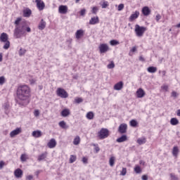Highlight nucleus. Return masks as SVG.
I'll use <instances>...</instances> for the list:
<instances>
[{"mask_svg": "<svg viewBox=\"0 0 180 180\" xmlns=\"http://www.w3.org/2000/svg\"><path fill=\"white\" fill-rule=\"evenodd\" d=\"M99 23V18L98 17H93L89 20V25H96Z\"/></svg>", "mask_w": 180, "mask_h": 180, "instance_id": "21", "label": "nucleus"}, {"mask_svg": "<svg viewBox=\"0 0 180 180\" xmlns=\"http://www.w3.org/2000/svg\"><path fill=\"white\" fill-rule=\"evenodd\" d=\"M118 131L121 134H124L127 131V124H121L118 128Z\"/></svg>", "mask_w": 180, "mask_h": 180, "instance_id": "9", "label": "nucleus"}, {"mask_svg": "<svg viewBox=\"0 0 180 180\" xmlns=\"http://www.w3.org/2000/svg\"><path fill=\"white\" fill-rule=\"evenodd\" d=\"M136 96L138 98H144V96H146V92L144 91V90L141 88H139L137 91H136Z\"/></svg>", "mask_w": 180, "mask_h": 180, "instance_id": "11", "label": "nucleus"}, {"mask_svg": "<svg viewBox=\"0 0 180 180\" xmlns=\"http://www.w3.org/2000/svg\"><path fill=\"white\" fill-rule=\"evenodd\" d=\"M100 5H101V8L103 9H105V8H108V6H109V2L105 1H101L100 3Z\"/></svg>", "mask_w": 180, "mask_h": 180, "instance_id": "32", "label": "nucleus"}, {"mask_svg": "<svg viewBox=\"0 0 180 180\" xmlns=\"http://www.w3.org/2000/svg\"><path fill=\"white\" fill-rule=\"evenodd\" d=\"M58 124L61 129H68V125L64 121H60Z\"/></svg>", "mask_w": 180, "mask_h": 180, "instance_id": "30", "label": "nucleus"}, {"mask_svg": "<svg viewBox=\"0 0 180 180\" xmlns=\"http://www.w3.org/2000/svg\"><path fill=\"white\" fill-rule=\"evenodd\" d=\"M58 12L61 15L67 14L68 12V6H64V5L59 6V7H58Z\"/></svg>", "mask_w": 180, "mask_h": 180, "instance_id": "7", "label": "nucleus"}, {"mask_svg": "<svg viewBox=\"0 0 180 180\" xmlns=\"http://www.w3.org/2000/svg\"><path fill=\"white\" fill-rule=\"evenodd\" d=\"M46 21H44V20L41 19V22H39V25H38V29L39 30H44V29H46Z\"/></svg>", "mask_w": 180, "mask_h": 180, "instance_id": "18", "label": "nucleus"}, {"mask_svg": "<svg viewBox=\"0 0 180 180\" xmlns=\"http://www.w3.org/2000/svg\"><path fill=\"white\" fill-rule=\"evenodd\" d=\"M32 136L35 137L36 139H39V137H41V131H34L32 132Z\"/></svg>", "mask_w": 180, "mask_h": 180, "instance_id": "23", "label": "nucleus"}, {"mask_svg": "<svg viewBox=\"0 0 180 180\" xmlns=\"http://www.w3.org/2000/svg\"><path fill=\"white\" fill-rule=\"evenodd\" d=\"M17 97L19 101L18 104L20 106L29 105V98H30V87L27 85H20L17 89Z\"/></svg>", "mask_w": 180, "mask_h": 180, "instance_id": "1", "label": "nucleus"}, {"mask_svg": "<svg viewBox=\"0 0 180 180\" xmlns=\"http://www.w3.org/2000/svg\"><path fill=\"white\" fill-rule=\"evenodd\" d=\"M47 146L49 148H54L57 146V141H56V139H51L47 143Z\"/></svg>", "mask_w": 180, "mask_h": 180, "instance_id": "14", "label": "nucleus"}, {"mask_svg": "<svg viewBox=\"0 0 180 180\" xmlns=\"http://www.w3.org/2000/svg\"><path fill=\"white\" fill-rule=\"evenodd\" d=\"M147 30V28L145 27H141L139 25H135V33L137 37H143V34Z\"/></svg>", "mask_w": 180, "mask_h": 180, "instance_id": "4", "label": "nucleus"}, {"mask_svg": "<svg viewBox=\"0 0 180 180\" xmlns=\"http://www.w3.org/2000/svg\"><path fill=\"white\" fill-rule=\"evenodd\" d=\"M94 116H95V115L92 111L87 112L86 115V119H88L89 120H92V119H94Z\"/></svg>", "mask_w": 180, "mask_h": 180, "instance_id": "29", "label": "nucleus"}, {"mask_svg": "<svg viewBox=\"0 0 180 180\" xmlns=\"http://www.w3.org/2000/svg\"><path fill=\"white\" fill-rule=\"evenodd\" d=\"M25 53H26L25 50H23L22 49H20V51H19V55L20 56H23V54H25Z\"/></svg>", "mask_w": 180, "mask_h": 180, "instance_id": "53", "label": "nucleus"}, {"mask_svg": "<svg viewBox=\"0 0 180 180\" xmlns=\"http://www.w3.org/2000/svg\"><path fill=\"white\" fill-rule=\"evenodd\" d=\"M9 47H11V42H9V41H5V44L3 46V49H4V50H8Z\"/></svg>", "mask_w": 180, "mask_h": 180, "instance_id": "37", "label": "nucleus"}, {"mask_svg": "<svg viewBox=\"0 0 180 180\" xmlns=\"http://www.w3.org/2000/svg\"><path fill=\"white\" fill-rule=\"evenodd\" d=\"M2 60H3L2 53H0V63H2Z\"/></svg>", "mask_w": 180, "mask_h": 180, "instance_id": "62", "label": "nucleus"}, {"mask_svg": "<svg viewBox=\"0 0 180 180\" xmlns=\"http://www.w3.org/2000/svg\"><path fill=\"white\" fill-rule=\"evenodd\" d=\"M142 13L143 16H148L151 13V10H150V8L148 6H144L142 8Z\"/></svg>", "mask_w": 180, "mask_h": 180, "instance_id": "15", "label": "nucleus"}, {"mask_svg": "<svg viewBox=\"0 0 180 180\" xmlns=\"http://www.w3.org/2000/svg\"><path fill=\"white\" fill-rule=\"evenodd\" d=\"M115 91H121L123 89V82H119L114 85Z\"/></svg>", "mask_w": 180, "mask_h": 180, "instance_id": "16", "label": "nucleus"}, {"mask_svg": "<svg viewBox=\"0 0 180 180\" xmlns=\"http://www.w3.org/2000/svg\"><path fill=\"white\" fill-rule=\"evenodd\" d=\"M170 176H171V179L172 180H177L178 179V177L174 174H170Z\"/></svg>", "mask_w": 180, "mask_h": 180, "instance_id": "52", "label": "nucleus"}, {"mask_svg": "<svg viewBox=\"0 0 180 180\" xmlns=\"http://www.w3.org/2000/svg\"><path fill=\"white\" fill-rule=\"evenodd\" d=\"M47 158V152H45L38 156V161H43V160H46Z\"/></svg>", "mask_w": 180, "mask_h": 180, "instance_id": "24", "label": "nucleus"}, {"mask_svg": "<svg viewBox=\"0 0 180 180\" xmlns=\"http://www.w3.org/2000/svg\"><path fill=\"white\" fill-rule=\"evenodd\" d=\"M92 13H94V15H96L97 12H98V7L95 6L93 7L92 8Z\"/></svg>", "mask_w": 180, "mask_h": 180, "instance_id": "50", "label": "nucleus"}, {"mask_svg": "<svg viewBox=\"0 0 180 180\" xmlns=\"http://www.w3.org/2000/svg\"><path fill=\"white\" fill-rule=\"evenodd\" d=\"M110 134L109 129L102 128L100 131L98 132V137L100 140H103L104 139H108Z\"/></svg>", "mask_w": 180, "mask_h": 180, "instance_id": "3", "label": "nucleus"}, {"mask_svg": "<svg viewBox=\"0 0 180 180\" xmlns=\"http://www.w3.org/2000/svg\"><path fill=\"white\" fill-rule=\"evenodd\" d=\"M79 143H81V139L79 138V136H76L73 141V144L75 146H78V144H79Z\"/></svg>", "mask_w": 180, "mask_h": 180, "instance_id": "31", "label": "nucleus"}, {"mask_svg": "<svg viewBox=\"0 0 180 180\" xmlns=\"http://www.w3.org/2000/svg\"><path fill=\"white\" fill-rule=\"evenodd\" d=\"M148 72H150V74H154V72H157V68L154 66H150L148 68Z\"/></svg>", "mask_w": 180, "mask_h": 180, "instance_id": "28", "label": "nucleus"}, {"mask_svg": "<svg viewBox=\"0 0 180 180\" xmlns=\"http://www.w3.org/2000/svg\"><path fill=\"white\" fill-rule=\"evenodd\" d=\"M130 125L132 127H136V126H137V121H136L135 120H131L130 121Z\"/></svg>", "mask_w": 180, "mask_h": 180, "instance_id": "43", "label": "nucleus"}, {"mask_svg": "<svg viewBox=\"0 0 180 180\" xmlns=\"http://www.w3.org/2000/svg\"><path fill=\"white\" fill-rule=\"evenodd\" d=\"M70 109L65 108L61 111L60 115L63 117H67V116H70Z\"/></svg>", "mask_w": 180, "mask_h": 180, "instance_id": "20", "label": "nucleus"}, {"mask_svg": "<svg viewBox=\"0 0 180 180\" xmlns=\"http://www.w3.org/2000/svg\"><path fill=\"white\" fill-rule=\"evenodd\" d=\"M39 115H40V112L38 110L34 112V115L35 116V117H37Z\"/></svg>", "mask_w": 180, "mask_h": 180, "instance_id": "54", "label": "nucleus"}, {"mask_svg": "<svg viewBox=\"0 0 180 180\" xmlns=\"http://www.w3.org/2000/svg\"><path fill=\"white\" fill-rule=\"evenodd\" d=\"M8 34L5 32L1 33L0 36V41H1V43H5V41H8Z\"/></svg>", "mask_w": 180, "mask_h": 180, "instance_id": "17", "label": "nucleus"}, {"mask_svg": "<svg viewBox=\"0 0 180 180\" xmlns=\"http://www.w3.org/2000/svg\"><path fill=\"white\" fill-rule=\"evenodd\" d=\"M3 108L5 110L6 115H8V113H9V105L8 103H5Z\"/></svg>", "mask_w": 180, "mask_h": 180, "instance_id": "36", "label": "nucleus"}, {"mask_svg": "<svg viewBox=\"0 0 180 180\" xmlns=\"http://www.w3.org/2000/svg\"><path fill=\"white\" fill-rule=\"evenodd\" d=\"M80 16H85V13H86V10L85 8H83L79 12Z\"/></svg>", "mask_w": 180, "mask_h": 180, "instance_id": "48", "label": "nucleus"}, {"mask_svg": "<svg viewBox=\"0 0 180 180\" xmlns=\"http://www.w3.org/2000/svg\"><path fill=\"white\" fill-rule=\"evenodd\" d=\"M135 51H137V47L133 46L129 51V56H133V53H135Z\"/></svg>", "mask_w": 180, "mask_h": 180, "instance_id": "44", "label": "nucleus"}, {"mask_svg": "<svg viewBox=\"0 0 180 180\" xmlns=\"http://www.w3.org/2000/svg\"><path fill=\"white\" fill-rule=\"evenodd\" d=\"M110 46H117V44H120V43L115 39H112L110 41Z\"/></svg>", "mask_w": 180, "mask_h": 180, "instance_id": "38", "label": "nucleus"}, {"mask_svg": "<svg viewBox=\"0 0 180 180\" xmlns=\"http://www.w3.org/2000/svg\"><path fill=\"white\" fill-rule=\"evenodd\" d=\"M142 180H148V176H147V175H143Z\"/></svg>", "mask_w": 180, "mask_h": 180, "instance_id": "59", "label": "nucleus"}, {"mask_svg": "<svg viewBox=\"0 0 180 180\" xmlns=\"http://www.w3.org/2000/svg\"><path fill=\"white\" fill-rule=\"evenodd\" d=\"M172 96L173 98H176V96H178V93H176V91H172Z\"/></svg>", "mask_w": 180, "mask_h": 180, "instance_id": "55", "label": "nucleus"}, {"mask_svg": "<svg viewBox=\"0 0 180 180\" xmlns=\"http://www.w3.org/2000/svg\"><path fill=\"white\" fill-rule=\"evenodd\" d=\"M82 162H83V164H88V158L84 157L82 158Z\"/></svg>", "mask_w": 180, "mask_h": 180, "instance_id": "56", "label": "nucleus"}, {"mask_svg": "<svg viewBox=\"0 0 180 180\" xmlns=\"http://www.w3.org/2000/svg\"><path fill=\"white\" fill-rule=\"evenodd\" d=\"M179 150L178 149V146H174L173 148L172 154L174 157H176L178 155Z\"/></svg>", "mask_w": 180, "mask_h": 180, "instance_id": "34", "label": "nucleus"}, {"mask_svg": "<svg viewBox=\"0 0 180 180\" xmlns=\"http://www.w3.org/2000/svg\"><path fill=\"white\" fill-rule=\"evenodd\" d=\"M161 88L165 91V92H168V85H163L161 86Z\"/></svg>", "mask_w": 180, "mask_h": 180, "instance_id": "49", "label": "nucleus"}, {"mask_svg": "<svg viewBox=\"0 0 180 180\" xmlns=\"http://www.w3.org/2000/svg\"><path fill=\"white\" fill-rule=\"evenodd\" d=\"M21 21H22V18H18L15 20L14 25H15V26H22L23 24L20 23Z\"/></svg>", "mask_w": 180, "mask_h": 180, "instance_id": "35", "label": "nucleus"}, {"mask_svg": "<svg viewBox=\"0 0 180 180\" xmlns=\"http://www.w3.org/2000/svg\"><path fill=\"white\" fill-rule=\"evenodd\" d=\"M20 160H21L22 162H26V160H27V155L22 154L20 156Z\"/></svg>", "mask_w": 180, "mask_h": 180, "instance_id": "40", "label": "nucleus"}, {"mask_svg": "<svg viewBox=\"0 0 180 180\" xmlns=\"http://www.w3.org/2000/svg\"><path fill=\"white\" fill-rule=\"evenodd\" d=\"M14 175L15 178H22L23 176V171L18 168L14 171Z\"/></svg>", "mask_w": 180, "mask_h": 180, "instance_id": "12", "label": "nucleus"}, {"mask_svg": "<svg viewBox=\"0 0 180 180\" xmlns=\"http://www.w3.org/2000/svg\"><path fill=\"white\" fill-rule=\"evenodd\" d=\"M56 95L63 99H65L68 96V93L63 88H58Z\"/></svg>", "mask_w": 180, "mask_h": 180, "instance_id": "5", "label": "nucleus"}, {"mask_svg": "<svg viewBox=\"0 0 180 180\" xmlns=\"http://www.w3.org/2000/svg\"><path fill=\"white\" fill-rule=\"evenodd\" d=\"M26 31L28 32V33H30V32H32V30L30 29V27H27L26 28Z\"/></svg>", "mask_w": 180, "mask_h": 180, "instance_id": "61", "label": "nucleus"}, {"mask_svg": "<svg viewBox=\"0 0 180 180\" xmlns=\"http://www.w3.org/2000/svg\"><path fill=\"white\" fill-rule=\"evenodd\" d=\"M114 67H115V63H113V61H111V63L107 65V68H108V70H112V68H113Z\"/></svg>", "mask_w": 180, "mask_h": 180, "instance_id": "46", "label": "nucleus"}, {"mask_svg": "<svg viewBox=\"0 0 180 180\" xmlns=\"http://www.w3.org/2000/svg\"><path fill=\"white\" fill-rule=\"evenodd\" d=\"M124 8V4H121L118 6V11H123Z\"/></svg>", "mask_w": 180, "mask_h": 180, "instance_id": "51", "label": "nucleus"}, {"mask_svg": "<svg viewBox=\"0 0 180 180\" xmlns=\"http://www.w3.org/2000/svg\"><path fill=\"white\" fill-rule=\"evenodd\" d=\"M27 180H32V179H33V176H32V175L27 176Z\"/></svg>", "mask_w": 180, "mask_h": 180, "instance_id": "60", "label": "nucleus"}, {"mask_svg": "<svg viewBox=\"0 0 180 180\" xmlns=\"http://www.w3.org/2000/svg\"><path fill=\"white\" fill-rule=\"evenodd\" d=\"M179 124V121L176 118H172L170 120V124L172 126H176V124Z\"/></svg>", "mask_w": 180, "mask_h": 180, "instance_id": "27", "label": "nucleus"}, {"mask_svg": "<svg viewBox=\"0 0 180 180\" xmlns=\"http://www.w3.org/2000/svg\"><path fill=\"white\" fill-rule=\"evenodd\" d=\"M82 102H84L82 98L76 97L75 98V103H82Z\"/></svg>", "mask_w": 180, "mask_h": 180, "instance_id": "39", "label": "nucleus"}, {"mask_svg": "<svg viewBox=\"0 0 180 180\" xmlns=\"http://www.w3.org/2000/svg\"><path fill=\"white\" fill-rule=\"evenodd\" d=\"M116 141L117 143H123L124 141H127V136L122 135L120 138L117 139Z\"/></svg>", "mask_w": 180, "mask_h": 180, "instance_id": "22", "label": "nucleus"}, {"mask_svg": "<svg viewBox=\"0 0 180 180\" xmlns=\"http://www.w3.org/2000/svg\"><path fill=\"white\" fill-rule=\"evenodd\" d=\"M161 19V15L160 14H157L156 15V20L158 22Z\"/></svg>", "mask_w": 180, "mask_h": 180, "instance_id": "58", "label": "nucleus"}, {"mask_svg": "<svg viewBox=\"0 0 180 180\" xmlns=\"http://www.w3.org/2000/svg\"><path fill=\"white\" fill-rule=\"evenodd\" d=\"M21 132H22V129L17 128V129L13 130L10 133V137H15V136H18V134H20Z\"/></svg>", "mask_w": 180, "mask_h": 180, "instance_id": "13", "label": "nucleus"}, {"mask_svg": "<svg viewBox=\"0 0 180 180\" xmlns=\"http://www.w3.org/2000/svg\"><path fill=\"white\" fill-rule=\"evenodd\" d=\"M76 160H77V157H75L73 155H70V164H72L73 162H75Z\"/></svg>", "mask_w": 180, "mask_h": 180, "instance_id": "42", "label": "nucleus"}, {"mask_svg": "<svg viewBox=\"0 0 180 180\" xmlns=\"http://www.w3.org/2000/svg\"><path fill=\"white\" fill-rule=\"evenodd\" d=\"M84 32L83 30H78L75 33L76 39H77V40H79V39H81V37L84 36Z\"/></svg>", "mask_w": 180, "mask_h": 180, "instance_id": "19", "label": "nucleus"}, {"mask_svg": "<svg viewBox=\"0 0 180 180\" xmlns=\"http://www.w3.org/2000/svg\"><path fill=\"white\" fill-rule=\"evenodd\" d=\"M35 2L37 4V8L39 9V11H43V9H44V8L46 7L44 1L41 0H35Z\"/></svg>", "mask_w": 180, "mask_h": 180, "instance_id": "8", "label": "nucleus"}, {"mask_svg": "<svg viewBox=\"0 0 180 180\" xmlns=\"http://www.w3.org/2000/svg\"><path fill=\"white\" fill-rule=\"evenodd\" d=\"M134 171H135L136 174H140V173H141V168L140 167V166L136 165L134 167Z\"/></svg>", "mask_w": 180, "mask_h": 180, "instance_id": "41", "label": "nucleus"}, {"mask_svg": "<svg viewBox=\"0 0 180 180\" xmlns=\"http://www.w3.org/2000/svg\"><path fill=\"white\" fill-rule=\"evenodd\" d=\"M146 141H147V139H146V138H144V137L139 138L137 140V143H138V144H139V146H141L143 144H146Z\"/></svg>", "mask_w": 180, "mask_h": 180, "instance_id": "26", "label": "nucleus"}, {"mask_svg": "<svg viewBox=\"0 0 180 180\" xmlns=\"http://www.w3.org/2000/svg\"><path fill=\"white\" fill-rule=\"evenodd\" d=\"M98 49L101 54H103L109 51V46H108L106 44H101Z\"/></svg>", "mask_w": 180, "mask_h": 180, "instance_id": "6", "label": "nucleus"}, {"mask_svg": "<svg viewBox=\"0 0 180 180\" xmlns=\"http://www.w3.org/2000/svg\"><path fill=\"white\" fill-rule=\"evenodd\" d=\"M116 160V158L112 156L109 160V164L110 167H113L115 165V161Z\"/></svg>", "mask_w": 180, "mask_h": 180, "instance_id": "33", "label": "nucleus"}, {"mask_svg": "<svg viewBox=\"0 0 180 180\" xmlns=\"http://www.w3.org/2000/svg\"><path fill=\"white\" fill-rule=\"evenodd\" d=\"M30 15H32V10L26 9L23 11L24 18H30Z\"/></svg>", "mask_w": 180, "mask_h": 180, "instance_id": "25", "label": "nucleus"}, {"mask_svg": "<svg viewBox=\"0 0 180 180\" xmlns=\"http://www.w3.org/2000/svg\"><path fill=\"white\" fill-rule=\"evenodd\" d=\"M26 30V28L25 25H20V26H15V28L14 30V37L15 39H20L23 34H25V32Z\"/></svg>", "mask_w": 180, "mask_h": 180, "instance_id": "2", "label": "nucleus"}, {"mask_svg": "<svg viewBox=\"0 0 180 180\" xmlns=\"http://www.w3.org/2000/svg\"><path fill=\"white\" fill-rule=\"evenodd\" d=\"M5 84V77H0V85H4Z\"/></svg>", "mask_w": 180, "mask_h": 180, "instance_id": "47", "label": "nucleus"}, {"mask_svg": "<svg viewBox=\"0 0 180 180\" xmlns=\"http://www.w3.org/2000/svg\"><path fill=\"white\" fill-rule=\"evenodd\" d=\"M5 165V162L4 161H1L0 162V169H2Z\"/></svg>", "mask_w": 180, "mask_h": 180, "instance_id": "57", "label": "nucleus"}, {"mask_svg": "<svg viewBox=\"0 0 180 180\" xmlns=\"http://www.w3.org/2000/svg\"><path fill=\"white\" fill-rule=\"evenodd\" d=\"M140 61H144V58L143 56L139 57Z\"/></svg>", "mask_w": 180, "mask_h": 180, "instance_id": "63", "label": "nucleus"}, {"mask_svg": "<svg viewBox=\"0 0 180 180\" xmlns=\"http://www.w3.org/2000/svg\"><path fill=\"white\" fill-rule=\"evenodd\" d=\"M127 174V169L126 167H123L122 170L121 171L120 175H122V176H124Z\"/></svg>", "mask_w": 180, "mask_h": 180, "instance_id": "45", "label": "nucleus"}, {"mask_svg": "<svg viewBox=\"0 0 180 180\" xmlns=\"http://www.w3.org/2000/svg\"><path fill=\"white\" fill-rule=\"evenodd\" d=\"M140 16V12L138 11H136L133 14L131 15V16L129 18V22H133L135 19H137Z\"/></svg>", "mask_w": 180, "mask_h": 180, "instance_id": "10", "label": "nucleus"}, {"mask_svg": "<svg viewBox=\"0 0 180 180\" xmlns=\"http://www.w3.org/2000/svg\"><path fill=\"white\" fill-rule=\"evenodd\" d=\"M177 116L180 117V109L177 110Z\"/></svg>", "mask_w": 180, "mask_h": 180, "instance_id": "64", "label": "nucleus"}]
</instances>
